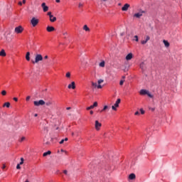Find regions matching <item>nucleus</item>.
Segmentation results:
<instances>
[{
    "instance_id": "obj_8",
    "label": "nucleus",
    "mask_w": 182,
    "mask_h": 182,
    "mask_svg": "<svg viewBox=\"0 0 182 182\" xmlns=\"http://www.w3.org/2000/svg\"><path fill=\"white\" fill-rule=\"evenodd\" d=\"M130 7V5L129 4H125L124 6L122 7L123 11H127L128 10V8Z\"/></svg>"
},
{
    "instance_id": "obj_49",
    "label": "nucleus",
    "mask_w": 182,
    "mask_h": 182,
    "mask_svg": "<svg viewBox=\"0 0 182 182\" xmlns=\"http://www.w3.org/2000/svg\"><path fill=\"white\" fill-rule=\"evenodd\" d=\"M63 173H64V174L68 175V171L67 170H64Z\"/></svg>"
},
{
    "instance_id": "obj_9",
    "label": "nucleus",
    "mask_w": 182,
    "mask_h": 182,
    "mask_svg": "<svg viewBox=\"0 0 182 182\" xmlns=\"http://www.w3.org/2000/svg\"><path fill=\"white\" fill-rule=\"evenodd\" d=\"M149 41H150V37H149V36H146L145 37V41H141V44L144 45V44H146Z\"/></svg>"
},
{
    "instance_id": "obj_10",
    "label": "nucleus",
    "mask_w": 182,
    "mask_h": 182,
    "mask_svg": "<svg viewBox=\"0 0 182 182\" xmlns=\"http://www.w3.org/2000/svg\"><path fill=\"white\" fill-rule=\"evenodd\" d=\"M42 8H43V11H44V12H46L48 11V7L46 6V3H42Z\"/></svg>"
},
{
    "instance_id": "obj_3",
    "label": "nucleus",
    "mask_w": 182,
    "mask_h": 182,
    "mask_svg": "<svg viewBox=\"0 0 182 182\" xmlns=\"http://www.w3.org/2000/svg\"><path fill=\"white\" fill-rule=\"evenodd\" d=\"M34 106H43L46 105V102L43 100H40L38 101H34L33 102Z\"/></svg>"
},
{
    "instance_id": "obj_33",
    "label": "nucleus",
    "mask_w": 182,
    "mask_h": 182,
    "mask_svg": "<svg viewBox=\"0 0 182 182\" xmlns=\"http://www.w3.org/2000/svg\"><path fill=\"white\" fill-rule=\"evenodd\" d=\"M92 106L94 107V108L96 107H97V106H98L97 102H94Z\"/></svg>"
},
{
    "instance_id": "obj_58",
    "label": "nucleus",
    "mask_w": 182,
    "mask_h": 182,
    "mask_svg": "<svg viewBox=\"0 0 182 182\" xmlns=\"http://www.w3.org/2000/svg\"><path fill=\"white\" fill-rule=\"evenodd\" d=\"M151 110H152V111H154V108H151Z\"/></svg>"
},
{
    "instance_id": "obj_7",
    "label": "nucleus",
    "mask_w": 182,
    "mask_h": 182,
    "mask_svg": "<svg viewBox=\"0 0 182 182\" xmlns=\"http://www.w3.org/2000/svg\"><path fill=\"white\" fill-rule=\"evenodd\" d=\"M75 82H72L71 84L68 85V89H73L75 90Z\"/></svg>"
},
{
    "instance_id": "obj_15",
    "label": "nucleus",
    "mask_w": 182,
    "mask_h": 182,
    "mask_svg": "<svg viewBox=\"0 0 182 182\" xmlns=\"http://www.w3.org/2000/svg\"><path fill=\"white\" fill-rule=\"evenodd\" d=\"M53 104V100H48L46 102H45V105L46 106H52Z\"/></svg>"
},
{
    "instance_id": "obj_39",
    "label": "nucleus",
    "mask_w": 182,
    "mask_h": 182,
    "mask_svg": "<svg viewBox=\"0 0 182 182\" xmlns=\"http://www.w3.org/2000/svg\"><path fill=\"white\" fill-rule=\"evenodd\" d=\"M124 80H120V82H119V85H120V86H122L123 84H124Z\"/></svg>"
},
{
    "instance_id": "obj_55",
    "label": "nucleus",
    "mask_w": 182,
    "mask_h": 182,
    "mask_svg": "<svg viewBox=\"0 0 182 182\" xmlns=\"http://www.w3.org/2000/svg\"><path fill=\"white\" fill-rule=\"evenodd\" d=\"M90 114H94V111H90Z\"/></svg>"
},
{
    "instance_id": "obj_28",
    "label": "nucleus",
    "mask_w": 182,
    "mask_h": 182,
    "mask_svg": "<svg viewBox=\"0 0 182 182\" xmlns=\"http://www.w3.org/2000/svg\"><path fill=\"white\" fill-rule=\"evenodd\" d=\"M26 1H19L18 3V5H19V6H21V5H23V4H26Z\"/></svg>"
},
{
    "instance_id": "obj_47",
    "label": "nucleus",
    "mask_w": 182,
    "mask_h": 182,
    "mask_svg": "<svg viewBox=\"0 0 182 182\" xmlns=\"http://www.w3.org/2000/svg\"><path fill=\"white\" fill-rule=\"evenodd\" d=\"M139 114H140L139 112L138 111L135 112L134 115H139Z\"/></svg>"
},
{
    "instance_id": "obj_23",
    "label": "nucleus",
    "mask_w": 182,
    "mask_h": 182,
    "mask_svg": "<svg viewBox=\"0 0 182 182\" xmlns=\"http://www.w3.org/2000/svg\"><path fill=\"white\" fill-rule=\"evenodd\" d=\"M100 68H105V61H102L100 63Z\"/></svg>"
},
{
    "instance_id": "obj_61",
    "label": "nucleus",
    "mask_w": 182,
    "mask_h": 182,
    "mask_svg": "<svg viewBox=\"0 0 182 182\" xmlns=\"http://www.w3.org/2000/svg\"><path fill=\"white\" fill-rule=\"evenodd\" d=\"M55 1H60V0H55Z\"/></svg>"
},
{
    "instance_id": "obj_17",
    "label": "nucleus",
    "mask_w": 182,
    "mask_h": 182,
    "mask_svg": "<svg viewBox=\"0 0 182 182\" xmlns=\"http://www.w3.org/2000/svg\"><path fill=\"white\" fill-rule=\"evenodd\" d=\"M50 22L53 23L57 21V18L54 17L53 16H50Z\"/></svg>"
},
{
    "instance_id": "obj_4",
    "label": "nucleus",
    "mask_w": 182,
    "mask_h": 182,
    "mask_svg": "<svg viewBox=\"0 0 182 182\" xmlns=\"http://www.w3.org/2000/svg\"><path fill=\"white\" fill-rule=\"evenodd\" d=\"M23 28L21 26H18L16 27L14 29V32L18 34L21 33L23 32Z\"/></svg>"
},
{
    "instance_id": "obj_14",
    "label": "nucleus",
    "mask_w": 182,
    "mask_h": 182,
    "mask_svg": "<svg viewBox=\"0 0 182 182\" xmlns=\"http://www.w3.org/2000/svg\"><path fill=\"white\" fill-rule=\"evenodd\" d=\"M149 92L146 91L144 89L141 90V91L139 92V95H147Z\"/></svg>"
},
{
    "instance_id": "obj_40",
    "label": "nucleus",
    "mask_w": 182,
    "mask_h": 182,
    "mask_svg": "<svg viewBox=\"0 0 182 182\" xmlns=\"http://www.w3.org/2000/svg\"><path fill=\"white\" fill-rule=\"evenodd\" d=\"M48 16H49V17L50 18V16H53V15L52 14V12H48Z\"/></svg>"
},
{
    "instance_id": "obj_50",
    "label": "nucleus",
    "mask_w": 182,
    "mask_h": 182,
    "mask_svg": "<svg viewBox=\"0 0 182 182\" xmlns=\"http://www.w3.org/2000/svg\"><path fill=\"white\" fill-rule=\"evenodd\" d=\"M14 100L15 102H18V98H17V97H14Z\"/></svg>"
},
{
    "instance_id": "obj_54",
    "label": "nucleus",
    "mask_w": 182,
    "mask_h": 182,
    "mask_svg": "<svg viewBox=\"0 0 182 182\" xmlns=\"http://www.w3.org/2000/svg\"><path fill=\"white\" fill-rule=\"evenodd\" d=\"M68 141V138L64 139V141Z\"/></svg>"
},
{
    "instance_id": "obj_44",
    "label": "nucleus",
    "mask_w": 182,
    "mask_h": 182,
    "mask_svg": "<svg viewBox=\"0 0 182 182\" xmlns=\"http://www.w3.org/2000/svg\"><path fill=\"white\" fill-rule=\"evenodd\" d=\"M97 89H101V88H102V86L101 85H97Z\"/></svg>"
},
{
    "instance_id": "obj_59",
    "label": "nucleus",
    "mask_w": 182,
    "mask_h": 182,
    "mask_svg": "<svg viewBox=\"0 0 182 182\" xmlns=\"http://www.w3.org/2000/svg\"><path fill=\"white\" fill-rule=\"evenodd\" d=\"M24 182H30L29 181H28V180H26V181H24Z\"/></svg>"
},
{
    "instance_id": "obj_51",
    "label": "nucleus",
    "mask_w": 182,
    "mask_h": 182,
    "mask_svg": "<svg viewBox=\"0 0 182 182\" xmlns=\"http://www.w3.org/2000/svg\"><path fill=\"white\" fill-rule=\"evenodd\" d=\"M44 59H45V60H48V55H46V56L44 57Z\"/></svg>"
},
{
    "instance_id": "obj_25",
    "label": "nucleus",
    "mask_w": 182,
    "mask_h": 182,
    "mask_svg": "<svg viewBox=\"0 0 182 182\" xmlns=\"http://www.w3.org/2000/svg\"><path fill=\"white\" fill-rule=\"evenodd\" d=\"M11 106V103L10 102H6L4 104L3 107H9Z\"/></svg>"
},
{
    "instance_id": "obj_57",
    "label": "nucleus",
    "mask_w": 182,
    "mask_h": 182,
    "mask_svg": "<svg viewBox=\"0 0 182 182\" xmlns=\"http://www.w3.org/2000/svg\"><path fill=\"white\" fill-rule=\"evenodd\" d=\"M71 109V107H68L67 108V110H70Z\"/></svg>"
},
{
    "instance_id": "obj_45",
    "label": "nucleus",
    "mask_w": 182,
    "mask_h": 182,
    "mask_svg": "<svg viewBox=\"0 0 182 182\" xmlns=\"http://www.w3.org/2000/svg\"><path fill=\"white\" fill-rule=\"evenodd\" d=\"M16 168L17 169H21V165L18 164L17 166H16Z\"/></svg>"
},
{
    "instance_id": "obj_30",
    "label": "nucleus",
    "mask_w": 182,
    "mask_h": 182,
    "mask_svg": "<svg viewBox=\"0 0 182 182\" xmlns=\"http://www.w3.org/2000/svg\"><path fill=\"white\" fill-rule=\"evenodd\" d=\"M82 6H83V3H82V2H80V3L78 4V8H79V9H81Z\"/></svg>"
},
{
    "instance_id": "obj_60",
    "label": "nucleus",
    "mask_w": 182,
    "mask_h": 182,
    "mask_svg": "<svg viewBox=\"0 0 182 182\" xmlns=\"http://www.w3.org/2000/svg\"><path fill=\"white\" fill-rule=\"evenodd\" d=\"M56 2H57V3H59V2H60V1H56Z\"/></svg>"
},
{
    "instance_id": "obj_53",
    "label": "nucleus",
    "mask_w": 182,
    "mask_h": 182,
    "mask_svg": "<svg viewBox=\"0 0 182 182\" xmlns=\"http://www.w3.org/2000/svg\"><path fill=\"white\" fill-rule=\"evenodd\" d=\"M45 130L46 131V132H48V127H45Z\"/></svg>"
},
{
    "instance_id": "obj_1",
    "label": "nucleus",
    "mask_w": 182,
    "mask_h": 182,
    "mask_svg": "<svg viewBox=\"0 0 182 182\" xmlns=\"http://www.w3.org/2000/svg\"><path fill=\"white\" fill-rule=\"evenodd\" d=\"M43 57L41 54H37L34 60H32V63H38L40 61H43Z\"/></svg>"
},
{
    "instance_id": "obj_13",
    "label": "nucleus",
    "mask_w": 182,
    "mask_h": 182,
    "mask_svg": "<svg viewBox=\"0 0 182 182\" xmlns=\"http://www.w3.org/2000/svg\"><path fill=\"white\" fill-rule=\"evenodd\" d=\"M136 178V175L135 173H130L129 176V180H135Z\"/></svg>"
},
{
    "instance_id": "obj_12",
    "label": "nucleus",
    "mask_w": 182,
    "mask_h": 182,
    "mask_svg": "<svg viewBox=\"0 0 182 182\" xmlns=\"http://www.w3.org/2000/svg\"><path fill=\"white\" fill-rule=\"evenodd\" d=\"M133 58V55L132 53H129L127 57H125V59H127V60H131Z\"/></svg>"
},
{
    "instance_id": "obj_42",
    "label": "nucleus",
    "mask_w": 182,
    "mask_h": 182,
    "mask_svg": "<svg viewBox=\"0 0 182 182\" xmlns=\"http://www.w3.org/2000/svg\"><path fill=\"white\" fill-rule=\"evenodd\" d=\"M26 140V137L25 136H23L22 138H21V139H20V142H22V141H25Z\"/></svg>"
},
{
    "instance_id": "obj_32",
    "label": "nucleus",
    "mask_w": 182,
    "mask_h": 182,
    "mask_svg": "<svg viewBox=\"0 0 182 182\" xmlns=\"http://www.w3.org/2000/svg\"><path fill=\"white\" fill-rule=\"evenodd\" d=\"M63 35L65 36L64 38H66V37L68 36V32L67 31H65L63 32Z\"/></svg>"
},
{
    "instance_id": "obj_19",
    "label": "nucleus",
    "mask_w": 182,
    "mask_h": 182,
    "mask_svg": "<svg viewBox=\"0 0 182 182\" xmlns=\"http://www.w3.org/2000/svg\"><path fill=\"white\" fill-rule=\"evenodd\" d=\"M0 56H1V57L6 56V53H5V50H1L0 51Z\"/></svg>"
},
{
    "instance_id": "obj_41",
    "label": "nucleus",
    "mask_w": 182,
    "mask_h": 182,
    "mask_svg": "<svg viewBox=\"0 0 182 182\" xmlns=\"http://www.w3.org/2000/svg\"><path fill=\"white\" fill-rule=\"evenodd\" d=\"M1 95H3L4 96L6 95V91L3 90L1 91Z\"/></svg>"
},
{
    "instance_id": "obj_5",
    "label": "nucleus",
    "mask_w": 182,
    "mask_h": 182,
    "mask_svg": "<svg viewBox=\"0 0 182 182\" xmlns=\"http://www.w3.org/2000/svg\"><path fill=\"white\" fill-rule=\"evenodd\" d=\"M101 126H102V124L101 123H100L98 120H96L95 121V129L97 131L100 130Z\"/></svg>"
},
{
    "instance_id": "obj_11",
    "label": "nucleus",
    "mask_w": 182,
    "mask_h": 182,
    "mask_svg": "<svg viewBox=\"0 0 182 182\" xmlns=\"http://www.w3.org/2000/svg\"><path fill=\"white\" fill-rule=\"evenodd\" d=\"M144 11H141V12L135 14H134V17H136V18H139L140 17L142 16V14H144Z\"/></svg>"
},
{
    "instance_id": "obj_21",
    "label": "nucleus",
    "mask_w": 182,
    "mask_h": 182,
    "mask_svg": "<svg viewBox=\"0 0 182 182\" xmlns=\"http://www.w3.org/2000/svg\"><path fill=\"white\" fill-rule=\"evenodd\" d=\"M164 44L166 48H168L170 44L168 43V41H166V40H164Z\"/></svg>"
},
{
    "instance_id": "obj_63",
    "label": "nucleus",
    "mask_w": 182,
    "mask_h": 182,
    "mask_svg": "<svg viewBox=\"0 0 182 182\" xmlns=\"http://www.w3.org/2000/svg\"><path fill=\"white\" fill-rule=\"evenodd\" d=\"M102 1H106V0H102Z\"/></svg>"
},
{
    "instance_id": "obj_56",
    "label": "nucleus",
    "mask_w": 182,
    "mask_h": 182,
    "mask_svg": "<svg viewBox=\"0 0 182 182\" xmlns=\"http://www.w3.org/2000/svg\"><path fill=\"white\" fill-rule=\"evenodd\" d=\"M38 116V114H34V117H37Z\"/></svg>"
},
{
    "instance_id": "obj_36",
    "label": "nucleus",
    "mask_w": 182,
    "mask_h": 182,
    "mask_svg": "<svg viewBox=\"0 0 182 182\" xmlns=\"http://www.w3.org/2000/svg\"><path fill=\"white\" fill-rule=\"evenodd\" d=\"M112 110H114V111H117V107L114 106V105H112Z\"/></svg>"
},
{
    "instance_id": "obj_43",
    "label": "nucleus",
    "mask_w": 182,
    "mask_h": 182,
    "mask_svg": "<svg viewBox=\"0 0 182 182\" xmlns=\"http://www.w3.org/2000/svg\"><path fill=\"white\" fill-rule=\"evenodd\" d=\"M141 111V114H145V111L143 110L142 109H139Z\"/></svg>"
},
{
    "instance_id": "obj_20",
    "label": "nucleus",
    "mask_w": 182,
    "mask_h": 182,
    "mask_svg": "<svg viewBox=\"0 0 182 182\" xmlns=\"http://www.w3.org/2000/svg\"><path fill=\"white\" fill-rule=\"evenodd\" d=\"M119 103H121V99H118V100H117V101H116V102H115V104H114V106H115L116 107H119Z\"/></svg>"
},
{
    "instance_id": "obj_22",
    "label": "nucleus",
    "mask_w": 182,
    "mask_h": 182,
    "mask_svg": "<svg viewBox=\"0 0 182 182\" xmlns=\"http://www.w3.org/2000/svg\"><path fill=\"white\" fill-rule=\"evenodd\" d=\"M109 109V107L107 106V105H105V107H104V109H102L101 111H100V112H105V110H108Z\"/></svg>"
},
{
    "instance_id": "obj_18",
    "label": "nucleus",
    "mask_w": 182,
    "mask_h": 182,
    "mask_svg": "<svg viewBox=\"0 0 182 182\" xmlns=\"http://www.w3.org/2000/svg\"><path fill=\"white\" fill-rule=\"evenodd\" d=\"M83 30L85 31L86 32H90V29L87 25L83 26Z\"/></svg>"
},
{
    "instance_id": "obj_48",
    "label": "nucleus",
    "mask_w": 182,
    "mask_h": 182,
    "mask_svg": "<svg viewBox=\"0 0 182 182\" xmlns=\"http://www.w3.org/2000/svg\"><path fill=\"white\" fill-rule=\"evenodd\" d=\"M64 139H61V141H60V144H63L64 143Z\"/></svg>"
},
{
    "instance_id": "obj_27",
    "label": "nucleus",
    "mask_w": 182,
    "mask_h": 182,
    "mask_svg": "<svg viewBox=\"0 0 182 182\" xmlns=\"http://www.w3.org/2000/svg\"><path fill=\"white\" fill-rule=\"evenodd\" d=\"M65 77H67V78H70L71 77V73H67V74H65Z\"/></svg>"
},
{
    "instance_id": "obj_38",
    "label": "nucleus",
    "mask_w": 182,
    "mask_h": 182,
    "mask_svg": "<svg viewBox=\"0 0 182 182\" xmlns=\"http://www.w3.org/2000/svg\"><path fill=\"white\" fill-rule=\"evenodd\" d=\"M20 160H21V161L19 164H18L22 165V164H23V158L20 159Z\"/></svg>"
},
{
    "instance_id": "obj_64",
    "label": "nucleus",
    "mask_w": 182,
    "mask_h": 182,
    "mask_svg": "<svg viewBox=\"0 0 182 182\" xmlns=\"http://www.w3.org/2000/svg\"><path fill=\"white\" fill-rule=\"evenodd\" d=\"M23 1H26V0H23Z\"/></svg>"
},
{
    "instance_id": "obj_2",
    "label": "nucleus",
    "mask_w": 182,
    "mask_h": 182,
    "mask_svg": "<svg viewBox=\"0 0 182 182\" xmlns=\"http://www.w3.org/2000/svg\"><path fill=\"white\" fill-rule=\"evenodd\" d=\"M39 23V19L36 18L35 17H33L32 19L31 20V24L32 25L33 27H36L38 26Z\"/></svg>"
},
{
    "instance_id": "obj_37",
    "label": "nucleus",
    "mask_w": 182,
    "mask_h": 182,
    "mask_svg": "<svg viewBox=\"0 0 182 182\" xmlns=\"http://www.w3.org/2000/svg\"><path fill=\"white\" fill-rule=\"evenodd\" d=\"M134 41L138 42L139 39H138V36H134Z\"/></svg>"
},
{
    "instance_id": "obj_6",
    "label": "nucleus",
    "mask_w": 182,
    "mask_h": 182,
    "mask_svg": "<svg viewBox=\"0 0 182 182\" xmlns=\"http://www.w3.org/2000/svg\"><path fill=\"white\" fill-rule=\"evenodd\" d=\"M47 32H53L55 31V28L52 26H48L46 28Z\"/></svg>"
},
{
    "instance_id": "obj_29",
    "label": "nucleus",
    "mask_w": 182,
    "mask_h": 182,
    "mask_svg": "<svg viewBox=\"0 0 182 182\" xmlns=\"http://www.w3.org/2000/svg\"><path fill=\"white\" fill-rule=\"evenodd\" d=\"M146 95H147V96L151 99L154 98V95H151L150 92H149L148 93H146Z\"/></svg>"
},
{
    "instance_id": "obj_31",
    "label": "nucleus",
    "mask_w": 182,
    "mask_h": 182,
    "mask_svg": "<svg viewBox=\"0 0 182 182\" xmlns=\"http://www.w3.org/2000/svg\"><path fill=\"white\" fill-rule=\"evenodd\" d=\"M92 86L94 87H97V83L92 82Z\"/></svg>"
},
{
    "instance_id": "obj_26",
    "label": "nucleus",
    "mask_w": 182,
    "mask_h": 182,
    "mask_svg": "<svg viewBox=\"0 0 182 182\" xmlns=\"http://www.w3.org/2000/svg\"><path fill=\"white\" fill-rule=\"evenodd\" d=\"M140 67H141L142 70H145V64H144V63H141V65H140Z\"/></svg>"
},
{
    "instance_id": "obj_35",
    "label": "nucleus",
    "mask_w": 182,
    "mask_h": 182,
    "mask_svg": "<svg viewBox=\"0 0 182 182\" xmlns=\"http://www.w3.org/2000/svg\"><path fill=\"white\" fill-rule=\"evenodd\" d=\"M103 82H104V80H97L98 85H100L101 83H103Z\"/></svg>"
},
{
    "instance_id": "obj_46",
    "label": "nucleus",
    "mask_w": 182,
    "mask_h": 182,
    "mask_svg": "<svg viewBox=\"0 0 182 182\" xmlns=\"http://www.w3.org/2000/svg\"><path fill=\"white\" fill-rule=\"evenodd\" d=\"M30 99H31V96H27V97H26V101H29Z\"/></svg>"
},
{
    "instance_id": "obj_34",
    "label": "nucleus",
    "mask_w": 182,
    "mask_h": 182,
    "mask_svg": "<svg viewBox=\"0 0 182 182\" xmlns=\"http://www.w3.org/2000/svg\"><path fill=\"white\" fill-rule=\"evenodd\" d=\"M95 107L92 106V105H91L90 107H88L87 108V110H90V109H93Z\"/></svg>"
},
{
    "instance_id": "obj_24",
    "label": "nucleus",
    "mask_w": 182,
    "mask_h": 182,
    "mask_svg": "<svg viewBox=\"0 0 182 182\" xmlns=\"http://www.w3.org/2000/svg\"><path fill=\"white\" fill-rule=\"evenodd\" d=\"M26 58L28 61H30V52H28L26 53Z\"/></svg>"
},
{
    "instance_id": "obj_52",
    "label": "nucleus",
    "mask_w": 182,
    "mask_h": 182,
    "mask_svg": "<svg viewBox=\"0 0 182 182\" xmlns=\"http://www.w3.org/2000/svg\"><path fill=\"white\" fill-rule=\"evenodd\" d=\"M5 168H6V166H5L4 164L3 165V167H1V168L4 169Z\"/></svg>"
},
{
    "instance_id": "obj_62",
    "label": "nucleus",
    "mask_w": 182,
    "mask_h": 182,
    "mask_svg": "<svg viewBox=\"0 0 182 182\" xmlns=\"http://www.w3.org/2000/svg\"><path fill=\"white\" fill-rule=\"evenodd\" d=\"M123 79H124V77H123Z\"/></svg>"
},
{
    "instance_id": "obj_16",
    "label": "nucleus",
    "mask_w": 182,
    "mask_h": 182,
    "mask_svg": "<svg viewBox=\"0 0 182 182\" xmlns=\"http://www.w3.org/2000/svg\"><path fill=\"white\" fill-rule=\"evenodd\" d=\"M50 154H52V151H48L45 152L44 154H43V157H46V156L50 155Z\"/></svg>"
}]
</instances>
